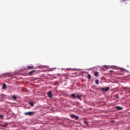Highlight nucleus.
<instances>
[{"label":"nucleus","instance_id":"10","mask_svg":"<svg viewBox=\"0 0 130 130\" xmlns=\"http://www.w3.org/2000/svg\"><path fill=\"white\" fill-rule=\"evenodd\" d=\"M99 73H98V72H95L94 73V75L95 77H98L99 76Z\"/></svg>","mask_w":130,"mask_h":130},{"label":"nucleus","instance_id":"20","mask_svg":"<svg viewBox=\"0 0 130 130\" xmlns=\"http://www.w3.org/2000/svg\"><path fill=\"white\" fill-rule=\"evenodd\" d=\"M1 117H4V116H3V115H0V118H1Z\"/></svg>","mask_w":130,"mask_h":130},{"label":"nucleus","instance_id":"13","mask_svg":"<svg viewBox=\"0 0 130 130\" xmlns=\"http://www.w3.org/2000/svg\"><path fill=\"white\" fill-rule=\"evenodd\" d=\"M12 98L14 100H17V96L16 95H13Z\"/></svg>","mask_w":130,"mask_h":130},{"label":"nucleus","instance_id":"3","mask_svg":"<svg viewBox=\"0 0 130 130\" xmlns=\"http://www.w3.org/2000/svg\"><path fill=\"white\" fill-rule=\"evenodd\" d=\"M71 116L72 118H75L76 120H78V119H79V116L76 115L72 114L71 115Z\"/></svg>","mask_w":130,"mask_h":130},{"label":"nucleus","instance_id":"5","mask_svg":"<svg viewBox=\"0 0 130 130\" xmlns=\"http://www.w3.org/2000/svg\"><path fill=\"white\" fill-rule=\"evenodd\" d=\"M35 72H36V70H32L31 71H30L28 73L29 76H32V75H33L34 73H35Z\"/></svg>","mask_w":130,"mask_h":130},{"label":"nucleus","instance_id":"19","mask_svg":"<svg viewBox=\"0 0 130 130\" xmlns=\"http://www.w3.org/2000/svg\"><path fill=\"white\" fill-rule=\"evenodd\" d=\"M110 73H113V70H110Z\"/></svg>","mask_w":130,"mask_h":130},{"label":"nucleus","instance_id":"8","mask_svg":"<svg viewBox=\"0 0 130 130\" xmlns=\"http://www.w3.org/2000/svg\"><path fill=\"white\" fill-rule=\"evenodd\" d=\"M116 108L118 110H121V109H122V108L121 107H120V106H116Z\"/></svg>","mask_w":130,"mask_h":130},{"label":"nucleus","instance_id":"2","mask_svg":"<svg viewBox=\"0 0 130 130\" xmlns=\"http://www.w3.org/2000/svg\"><path fill=\"white\" fill-rule=\"evenodd\" d=\"M110 89V87H107L106 88L102 87L101 88L102 91H103V92H107Z\"/></svg>","mask_w":130,"mask_h":130},{"label":"nucleus","instance_id":"4","mask_svg":"<svg viewBox=\"0 0 130 130\" xmlns=\"http://www.w3.org/2000/svg\"><path fill=\"white\" fill-rule=\"evenodd\" d=\"M47 94H48V96L49 97V98H52V93L51 92V91L48 92Z\"/></svg>","mask_w":130,"mask_h":130},{"label":"nucleus","instance_id":"17","mask_svg":"<svg viewBox=\"0 0 130 130\" xmlns=\"http://www.w3.org/2000/svg\"><path fill=\"white\" fill-rule=\"evenodd\" d=\"M84 123H85V124H88V122L86 121H84Z\"/></svg>","mask_w":130,"mask_h":130},{"label":"nucleus","instance_id":"16","mask_svg":"<svg viewBox=\"0 0 130 130\" xmlns=\"http://www.w3.org/2000/svg\"><path fill=\"white\" fill-rule=\"evenodd\" d=\"M87 78L89 79H91V75L90 74H88L87 75Z\"/></svg>","mask_w":130,"mask_h":130},{"label":"nucleus","instance_id":"7","mask_svg":"<svg viewBox=\"0 0 130 130\" xmlns=\"http://www.w3.org/2000/svg\"><path fill=\"white\" fill-rule=\"evenodd\" d=\"M7 88V84L6 83H4L3 85L2 89H5Z\"/></svg>","mask_w":130,"mask_h":130},{"label":"nucleus","instance_id":"15","mask_svg":"<svg viewBox=\"0 0 130 130\" xmlns=\"http://www.w3.org/2000/svg\"><path fill=\"white\" fill-rule=\"evenodd\" d=\"M76 97L78 98V99H79V100H81V97H82V96L77 95L76 96Z\"/></svg>","mask_w":130,"mask_h":130},{"label":"nucleus","instance_id":"21","mask_svg":"<svg viewBox=\"0 0 130 130\" xmlns=\"http://www.w3.org/2000/svg\"><path fill=\"white\" fill-rule=\"evenodd\" d=\"M124 89H127V87H124Z\"/></svg>","mask_w":130,"mask_h":130},{"label":"nucleus","instance_id":"9","mask_svg":"<svg viewBox=\"0 0 130 130\" xmlns=\"http://www.w3.org/2000/svg\"><path fill=\"white\" fill-rule=\"evenodd\" d=\"M8 125V124L6 123L5 124H0V126H3V127H6Z\"/></svg>","mask_w":130,"mask_h":130},{"label":"nucleus","instance_id":"22","mask_svg":"<svg viewBox=\"0 0 130 130\" xmlns=\"http://www.w3.org/2000/svg\"><path fill=\"white\" fill-rule=\"evenodd\" d=\"M105 68H107V66H105Z\"/></svg>","mask_w":130,"mask_h":130},{"label":"nucleus","instance_id":"12","mask_svg":"<svg viewBox=\"0 0 130 130\" xmlns=\"http://www.w3.org/2000/svg\"><path fill=\"white\" fill-rule=\"evenodd\" d=\"M29 104L30 106H34V103L32 102H29Z\"/></svg>","mask_w":130,"mask_h":130},{"label":"nucleus","instance_id":"14","mask_svg":"<svg viewBox=\"0 0 130 130\" xmlns=\"http://www.w3.org/2000/svg\"><path fill=\"white\" fill-rule=\"evenodd\" d=\"M95 84H96V85H99V80L96 79V80H95Z\"/></svg>","mask_w":130,"mask_h":130},{"label":"nucleus","instance_id":"6","mask_svg":"<svg viewBox=\"0 0 130 130\" xmlns=\"http://www.w3.org/2000/svg\"><path fill=\"white\" fill-rule=\"evenodd\" d=\"M27 70H34V66H27Z\"/></svg>","mask_w":130,"mask_h":130},{"label":"nucleus","instance_id":"1","mask_svg":"<svg viewBox=\"0 0 130 130\" xmlns=\"http://www.w3.org/2000/svg\"><path fill=\"white\" fill-rule=\"evenodd\" d=\"M25 115H33L35 114V112H28L24 113Z\"/></svg>","mask_w":130,"mask_h":130},{"label":"nucleus","instance_id":"18","mask_svg":"<svg viewBox=\"0 0 130 130\" xmlns=\"http://www.w3.org/2000/svg\"><path fill=\"white\" fill-rule=\"evenodd\" d=\"M121 1V2L122 3V2H125L126 1H127V0H120Z\"/></svg>","mask_w":130,"mask_h":130},{"label":"nucleus","instance_id":"11","mask_svg":"<svg viewBox=\"0 0 130 130\" xmlns=\"http://www.w3.org/2000/svg\"><path fill=\"white\" fill-rule=\"evenodd\" d=\"M71 96L72 97H73V98H77V96H76V94L75 93L71 94Z\"/></svg>","mask_w":130,"mask_h":130}]
</instances>
